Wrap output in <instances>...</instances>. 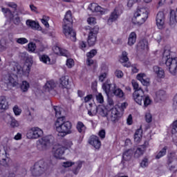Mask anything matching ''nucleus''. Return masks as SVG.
I'll return each mask as SVG.
<instances>
[{
	"mask_svg": "<svg viewBox=\"0 0 177 177\" xmlns=\"http://www.w3.org/2000/svg\"><path fill=\"white\" fill-rule=\"evenodd\" d=\"M168 149L167 147H163L156 156L157 160H160L162 157H164L167 154V150Z\"/></svg>",
	"mask_w": 177,
	"mask_h": 177,
	"instance_id": "37",
	"label": "nucleus"
},
{
	"mask_svg": "<svg viewBox=\"0 0 177 177\" xmlns=\"http://www.w3.org/2000/svg\"><path fill=\"white\" fill-rule=\"evenodd\" d=\"M41 22L44 26L46 27V28H49V20H50V18L48 16L43 15L42 19H40Z\"/></svg>",
	"mask_w": 177,
	"mask_h": 177,
	"instance_id": "40",
	"label": "nucleus"
},
{
	"mask_svg": "<svg viewBox=\"0 0 177 177\" xmlns=\"http://www.w3.org/2000/svg\"><path fill=\"white\" fill-rule=\"evenodd\" d=\"M145 153V149L142 148H138L135 152V157H140Z\"/></svg>",
	"mask_w": 177,
	"mask_h": 177,
	"instance_id": "51",
	"label": "nucleus"
},
{
	"mask_svg": "<svg viewBox=\"0 0 177 177\" xmlns=\"http://www.w3.org/2000/svg\"><path fill=\"white\" fill-rule=\"evenodd\" d=\"M10 162V159L8 157L1 159L0 160V165H2L3 167H9V164Z\"/></svg>",
	"mask_w": 177,
	"mask_h": 177,
	"instance_id": "45",
	"label": "nucleus"
},
{
	"mask_svg": "<svg viewBox=\"0 0 177 177\" xmlns=\"http://www.w3.org/2000/svg\"><path fill=\"white\" fill-rule=\"evenodd\" d=\"M53 137L48 136L41 138L37 142V147L40 151L46 150L48 146H50V142L52 141Z\"/></svg>",
	"mask_w": 177,
	"mask_h": 177,
	"instance_id": "8",
	"label": "nucleus"
},
{
	"mask_svg": "<svg viewBox=\"0 0 177 177\" xmlns=\"http://www.w3.org/2000/svg\"><path fill=\"white\" fill-rule=\"evenodd\" d=\"M35 49H37V45L35 43L30 42L28 44V52H31L33 53V52H35Z\"/></svg>",
	"mask_w": 177,
	"mask_h": 177,
	"instance_id": "46",
	"label": "nucleus"
},
{
	"mask_svg": "<svg viewBox=\"0 0 177 177\" xmlns=\"http://www.w3.org/2000/svg\"><path fill=\"white\" fill-rule=\"evenodd\" d=\"M88 9L93 12V13H99V15H105L106 9L102 8L99 4L96 3H92L89 5Z\"/></svg>",
	"mask_w": 177,
	"mask_h": 177,
	"instance_id": "15",
	"label": "nucleus"
},
{
	"mask_svg": "<svg viewBox=\"0 0 177 177\" xmlns=\"http://www.w3.org/2000/svg\"><path fill=\"white\" fill-rule=\"evenodd\" d=\"M40 62H42V63H44V64H51L52 61H50V58L49 56L46 55H42L39 57Z\"/></svg>",
	"mask_w": 177,
	"mask_h": 177,
	"instance_id": "35",
	"label": "nucleus"
},
{
	"mask_svg": "<svg viewBox=\"0 0 177 177\" xmlns=\"http://www.w3.org/2000/svg\"><path fill=\"white\" fill-rule=\"evenodd\" d=\"M77 129L80 133H85L86 131V127L82 122H78L77 124Z\"/></svg>",
	"mask_w": 177,
	"mask_h": 177,
	"instance_id": "34",
	"label": "nucleus"
},
{
	"mask_svg": "<svg viewBox=\"0 0 177 177\" xmlns=\"http://www.w3.org/2000/svg\"><path fill=\"white\" fill-rule=\"evenodd\" d=\"M142 95V104H144V107H148V106H150V104H151L152 101L149 95Z\"/></svg>",
	"mask_w": 177,
	"mask_h": 177,
	"instance_id": "29",
	"label": "nucleus"
},
{
	"mask_svg": "<svg viewBox=\"0 0 177 177\" xmlns=\"http://www.w3.org/2000/svg\"><path fill=\"white\" fill-rule=\"evenodd\" d=\"M74 164H75L74 162L66 161V162H62V167L63 168H70V167H73Z\"/></svg>",
	"mask_w": 177,
	"mask_h": 177,
	"instance_id": "49",
	"label": "nucleus"
},
{
	"mask_svg": "<svg viewBox=\"0 0 177 177\" xmlns=\"http://www.w3.org/2000/svg\"><path fill=\"white\" fill-rule=\"evenodd\" d=\"M162 60L165 62V65L169 73L175 75L177 71V57H171V50L169 49H165L162 54Z\"/></svg>",
	"mask_w": 177,
	"mask_h": 177,
	"instance_id": "5",
	"label": "nucleus"
},
{
	"mask_svg": "<svg viewBox=\"0 0 177 177\" xmlns=\"http://www.w3.org/2000/svg\"><path fill=\"white\" fill-rule=\"evenodd\" d=\"M82 167V162L81 161L77 162L76 169L73 170V174H75V175H77V174H78V171L81 169Z\"/></svg>",
	"mask_w": 177,
	"mask_h": 177,
	"instance_id": "54",
	"label": "nucleus"
},
{
	"mask_svg": "<svg viewBox=\"0 0 177 177\" xmlns=\"http://www.w3.org/2000/svg\"><path fill=\"white\" fill-rule=\"evenodd\" d=\"M133 153V151H132V149H129L127 151H125L122 155L123 160L128 161L129 160H131V157H132Z\"/></svg>",
	"mask_w": 177,
	"mask_h": 177,
	"instance_id": "32",
	"label": "nucleus"
},
{
	"mask_svg": "<svg viewBox=\"0 0 177 177\" xmlns=\"http://www.w3.org/2000/svg\"><path fill=\"white\" fill-rule=\"evenodd\" d=\"M56 86V84H55V82L53 80L48 81L45 84V88L47 89V91H50V89H53Z\"/></svg>",
	"mask_w": 177,
	"mask_h": 177,
	"instance_id": "41",
	"label": "nucleus"
},
{
	"mask_svg": "<svg viewBox=\"0 0 177 177\" xmlns=\"http://www.w3.org/2000/svg\"><path fill=\"white\" fill-rule=\"evenodd\" d=\"M84 103H91L93 100V95L92 94L87 95L83 98Z\"/></svg>",
	"mask_w": 177,
	"mask_h": 177,
	"instance_id": "48",
	"label": "nucleus"
},
{
	"mask_svg": "<svg viewBox=\"0 0 177 177\" xmlns=\"http://www.w3.org/2000/svg\"><path fill=\"white\" fill-rule=\"evenodd\" d=\"M53 51L58 56H65V57H70L71 56L67 50L57 46H54L53 47Z\"/></svg>",
	"mask_w": 177,
	"mask_h": 177,
	"instance_id": "17",
	"label": "nucleus"
},
{
	"mask_svg": "<svg viewBox=\"0 0 177 177\" xmlns=\"http://www.w3.org/2000/svg\"><path fill=\"white\" fill-rule=\"evenodd\" d=\"M89 107L88 109V114L90 117H94L97 114V106L96 105H93L91 103L88 104Z\"/></svg>",
	"mask_w": 177,
	"mask_h": 177,
	"instance_id": "24",
	"label": "nucleus"
},
{
	"mask_svg": "<svg viewBox=\"0 0 177 177\" xmlns=\"http://www.w3.org/2000/svg\"><path fill=\"white\" fill-rule=\"evenodd\" d=\"M74 59L69 58L66 60V66L68 68H72V67H74Z\"/></svg>",
	"mask_w": 177,
	"mask_h": 177,
	"instance_id": "50",
	"label": "nucleus"
},
{
	"mask_svg": "<svg viewBox=\"0 0 177 177\" xmlns=\"http://www.w3.org/2000/svg\"><path fill=\"white\" fill-rule=\"evenodd\" d=\"M131 84L133 89L135 90L133 94V100L138 104L142 106V99L143 98V95H145V91H143L142 88H139V84H138L136 80H133L131 81Z\"/></svg>",
	"mask_w": 177,
	"mask_h": 177,
	"instance_id": "7",
	"label": "nucleus"
},
{
	"mask_svg": "<svg viewBox=\"0 0 177 177\" xmlns=\"http://www.w3.org/2000/svg\"><path fill=\"white\" fill-rule=\"evenodd\" d=\"M26 26L30 27L32 30H37L38 31H41V30H42V28L39 26L38 22L31 19H28L26 21Z\"/></svg>",
	"mask_w": 177,
	"mask_h": 177,
	"instance_id": "21",
	"label": "nucleus"
},
{
	"mask_svg": "<svg viewBox=\"0 0 177 177\" xmlns=\"http://www.w3.org/2000/svg\"><path fill=\"white\" fill-rule=\"evenodd\" d=\"M13 111L15 115H20L21 114V109L17 105L14 106Z\"/></svg>",
	"mask_w": 177,
	"mask_h": 177,
	"instance_id": "58",
	"label": "nucleus"
},
{
	"mask_svg": "<svg viewBox=\"0 0 177 177\" xmlns=\"http://www.w3.org/2000/svg\"><path fill=\"white\" fill-rule=\"evenodd\" d=\"M97 113L100 115H102V117H107V115L109 114L107 113V109L102 105L97 106Z\"/></svg>",
	"mask_w": 177,
	"mask_h": 177,
	"instance_id": "31",
	"label": "nucleus"
},
{
	"mask_svg": "<svg viewBox=\"0 0 177 177\" xmlns=\"http://www.w3.org/2000/svg\"><path fill=\"white\" fill-rule=\"evenodd\" d=\"M136 43V33L135 32H132L130 33L129 36L127 44L129 45V46H132L135 45Z\"/></svg>",
	"mask_w": 177,
	"mask_h": 177,
	"instance_id": "26",
	"label": "nucleus"
},
{
	"mask_svg": "<svg viewBox=\"0 0 177 177\" xmlns=\"http://www.w3.org/2000/svg\"><path fill=\"white\" fill-rule=\"evenodd\" d=\"M107 72L102 73L99 76V81H100V82H103V81H104V80L107 78Z\"/></svg>",
	"mask_w": 177,
	"mask_h": 177,
	"instance_id": "56",
	"label": "nucleus"
},
{
	"mask_svg": "<svg viewBox=\"0 0 177 177\" xmlns=\"http://www.w3.org/2000/svg\"><path fill=\"white\" fill-rule=\"evenodd\" d=\"M129 59L128 58V53L123 51L122 53V56L120 57V63H127Z\"/></svg>",
	"mask_w": 177,
	"mask_h": 177,
	"instance_id": "42",
	"label": "nucleus"
},
{
	"mask_svg": "<svg viewBox=\"0 0 177 177\" xmlns=\"http://www.w3.org/2000/svg\"><path fill=\"white\" fill-rule=\"evenodd\" d=\"M145 120L146 122L148 123H150L153 121V116L151 115V113L149 112L145 113Z\"/></svg>",
	"mask_w": 177,
	"mask_h": 177,
	"instance_id": "52",
	"label": "nucleus"
},
{
	"mask_svg": "<svg viewBox=\"0 0 177 177\" xmlns=\"http://www.w3.org/2000/svg\"><path fill=\"white\" fill-rule=\"evenodd\" d=\"M49 167H50V165H48L47 162L40 160L30 168L31 174L32 176H41Z\"/></svg>",
	"mask_w": 177,
	"mask_h": 177,
	"instance_id": "6",
	"label": "nucleus"
},
{
	"mask_svg": "<svg viewBox=\"0 0 177 177\" xmlns=\"http://www.w3.org/2000/svg\"><path fill=\"white\" fill-rule=\"evenodd\" d=\"M19 125L20 124L17 120H16L15 119H12L10 122V127H12V128H17V127H19Z\"/></svg>",
	"mask_w": 177,
	"mask_h": 177,
	"instance_id": "59",
	"label": "nucleus"
},
{
	"mask_svg": "<svg viewBox=\"0 0 177 177\" xmlns=\"http://www.w3.org/2000/svg\"><path fill=\"white\" fill-rule=\"evenodd\" d=\"M20 88L22 92H27V91H28L30 88V83H28L27 81H23Z\"/></svg>",
	"mask_w": 177,
	"mask_h": 177,
	"instance_id": "39",
	"label": "nucleus"
},
{
	"mask_svg": "<svg viewBox=\"0 0 177 177\" xmlns=\"http://www.w3.org/2000/svg\"><path fill=\"white\" fill-rule=\"evenodd\" d=\"M6 6H8V8H12V9H15V10H16V9H17V4H16V3L15 2H8L6 3Z\"/></svg>",
	"mask_w": 177,
	"mask_h": 177,
	"instance_id": "61",
	"label": "nucleus"
},
{
	"mask_svg": "<svg viewBox=\"0 0 177 177\" xmlns=\"http://www.w3.org/2000/svg\"><path fill=\"white\" fill-rule=\"evenodd\" d=\"M97 53V51L95 49L91 50L90 52L86 53V57L87 59H92L96 56Z\"/></svg>",
	"mask_w": 177,
	"mask_h": 177,
	"instance_id": "47",
	"label": "nucleus"
},
{
	"mask_svg": "<svg viewBox=\"0 0 177 177\" xmlns=\"http://www.w3.org/2000/svg\"><path fill=\"white\" fill-rule=\"evenodd\" d=\"M142 133L143 130H142L141 127L136 131L134 133V142H136V143L140 142V140H142Z\"/></svg>",
	"mask_w": 177,
	"mask_h": 177,
	"instance_id": "25",
	"label": "nucleus"
},
{
	"mask_svg": "<svg viewBox=\"0 0 177 177\" xmlns=\"http://www.w3.org/2000/svg\"><path fill=\"white\" fill-rule=\"evenodd\" d=\"M98 32L99 28L97 27H95L90 30L87 39L88 46H94L95 45Z\"/></svg>",
	"mask_w": 177,
	"mask_h": 177,
	"instance_id": "10",
	"label": "nucleus"
},
{
	"mask_svg": "<svg viewBox=\"0 0 177 177\" xmlns=\"http://www.w3.org/2000/svg\"><path fill=\"white\" fill-rule=\"evenodd\" d=\"M136 78L142 85H144V86H150V78H149L145 73H138Z\"/></svg>",
	"mask_w": 177,
	"mask_h": 177,
	"instance_id": "19",
	"label": "nucleus"
},
{
	"mask_svg": "<svg viewBox=\"0 0 177 177\" xmlns=\"http://www.w3.org/2000/svg\"><path fill=\"white\" fill-rule=\"evenodd\" d=\"M127 122L128 125H132L133 120L132 119V115H129L127 118Z\"/></svg>",
	"mask_w": 177,
	"mask_h": 177,
	"instance_id": "64",
	"label": "nucleus"
},
{
	"mask_svg": "<svg viewBox=\"0 0 177 177\" xmlns=\"http://www.w3.org/2000/svg\"><path fill=\"white\" fill-rule=\"evenodd\" d=\"M70 77L68 76H62L60 78V85H62V88H68V81Z\"/></svg>",
	"mask_w": 177,
	"mask_h": 177,
	"instance_id": "27",
	"label": "nucleus"
},
{
	"mask_svg": "<svg viewBox=\"0 0 177 177\" xmlns=\"http://www.w3.org/2000/svg\"><path fill=\"white\" fill-rule=\"evenodd\" d=\"M120 111L117 109V108H112L109 111V114L106 116L108 121H111V122H115L118 121V118H120Z\"/></svg>",
	"mask_w": 177,
	"mask_h": 177,
	"instance_id": "14",
	"label": "nucleus"
},
{
	"mask_svg": "<svg viewBox=\"0 0 177 177\" xmlns=\"http://www.w3.org/2000/svg\"><path fill=\"white\" fill-rule=\"evenodd\" d=\"M87 23L88 24H90V26H95V24H96V18L88 17L87 19Z\"/></svg>",
	"mask_w": 177,
	"mask_h": 177,
	"instance_id": "55",
	"label": "nucleus"
},
{
	"mask_svg": "<svg viewBox=\"0 0 177 177\" xmlns=\"http://www.w3.org/2000/svg\"><path fill=\"white\" fill-rule=\"evenodd\" d=\"M168 164L169 165H170V164H173L174 166H171L169 169L170 171H174V169H175V168L177 167L176 156L171 155V156H169Z\"/></svg>",
	"mask_w": 177,
	"mask_h": 177,
	"instance_id": "23",
	"label": "nucleus"
},
{
	"mask_svg": "<svg viewBox=\"0 0 177 177\" xmlns=\"http://www.w3.org/2000/svg\"><path fill=\"white\" fill-rule=\"evenodd\" d=\"M153 71L157 78H159L160 80L165 78V71H164V69H162V68H160L158 66H153Z\"/></svg>",
	"mask_w": 177,
	"mask_h": 177,
	"instance_id": "22",
	"label": "nucleus"
},
{
	"mask_svg": "<svg viewBox=\"0 0 177 177\" xmlns=\"http://www.w3.org/2000/svg\"><path fill=\"white\" fill-rule=\"evenodd\" d=\"M16 42L19 45H26V44H28V39L26 37H19L16 39Z\"/></svg>",
	"mask_w": 177,
	"mask_h": 177,
	"instance_id": "44",
	"label": "nucleus"
},
{
	"mask_svg": "<svg viewBox=\"0 0 177 177\" xmlns=\"http://www.w3.org/2000/svg\"><path fill=\"white\" fill-rule=\"evenodd\" d=\"M32 63V56L27 57L26 62L22 67L15 62H6V69L8 73L1 77L0 81L1 88L4 91H8V89L15 88V86H19L17 77H28Z\"/></svg>",
	"mask_w": 177,
	"mask_h": 177,
	"instance_id": "1",
	"label": "nucleus"
},
{
	"mask_svg": "<svg viewBox=\"0 0 177 177\" xmlns=\"http://www.w3.org/2000/svg\"><path fill=\"white\" fill-rule=\"evenodd\" d=\"M149 19V11L145 7L138 6L133 13L131 22L135 26H142L145 24Z\"/></svg>",
	"mask_w": 177,
	"mask_h": 177,
	"instance_id": "4",
	"label": "nucleus"
},
{
	"mask_svg": "<svg viewBox=\"0 0 177 177\" xmlns=\"http://www.w3.org/2000/svg\"><path fill=\"white\" fill-rule=\"evenodd\" d=\"M64 22L63 33L67 38L71 39V41H75L77 34L73 30V15L71 14V11L68 10L66 12Z\"/></svg>",
	"mask_w": 177,
	"mask_h": 177,
	"instance_id": "3",
	"label": "nucleus"
},
{
	"mask_svg": "<svg viewBox=\"0 0 177 177\" xmlns=\"http://www.w3.org/2000/svg\"><path fill=\"white\" fill-rule=\"evenodd\" d=\"M101 71H105V73H109V66L106 64H102L101 65Z\"/></svg>",
	"mask_w": 177,
	"mask_h": 177,
	"instance_id": "63",
	"label": "nucleus"
},
{
	"mask_svg": "<svg viewBox=\"0 0 177 177\" xmlns=\"http://www.w3.org/2000/svg\"><path fill=\"white\" fill-rule=\"evenodd\" d=\"M113 95H115V96L119 97L120 99H124V97H125V94L124 93V91L121 90V88L115 89L113 91Z\"/></svg>",
	"mask_w": 177,
	"mask_h": 177,
	"instance_id": "36",
	"label": "nucleus"
},
{
	"mask_svg": "<svg viewBox=\"0 0 177 177\" xmlns=\"http://www.w3.org/2000/svg\"><path fill=\"white\" fill-rule=\"evenodd\" d=\"M44 135V131L39 127H32L27 131L26 137L28 139H38Z\"/></svg>",
	"mask_w": 177,
	"mask_h": 177,
	"instance_id": "9",
	"label": "nucleus"
},
{
	"mask_svg": "<svg viewBox=\"0 0 177 177\" xmlns=\"http://www.w3.org/2000/svg\"><path fill=\"white\" fill-rule=\"evenodd\" d=\"M6 46H5V40H0V52H5Z\"/></svg>",
	"mask_w": 177,
	"mask_h": 177,
	"instance_id": "62",
	"label": "nucleus"
},
{
	"mask_svg": "<svg viewBox=\"0 0 177 177\" xmlns=\"http://www.w3.org/2000/svg\"><path fill=\"white\" fill-rule=\"evenodd\" d=\"M149 166V159L145 158L142 162H140V167L142 168H146V167Z\"/></svg>",
	"mask_w": 177,
	"mask_h": 177,
	"instance_id": "53",
	"label": "nucleus"
},
{
	"mask_svg": "<svg viewBox=\"0 0 177 177\" xmlns=\"http://www.w3.org/2000/svg\"><path fill=\"white\" fill-rule=\"evenodd\" d=\"M86 64L88 67H92L93 70H96V68H97V62L92 59L87 58Z\"/></svg>",
	"mask_w": 177,
	"mask_h": 177,
	"instance_id": "30",
	"label": "nucleus"
},
{
	"mask_svg": "<svg viewBox=\"0 0 177 177\" xmlns=\"http://www.w3.org/2000/svg\"><path fill=\"white\" fill-rule=\"evenodd\" d=\"M64 151H65L64 148H63V145L57 144L53 147L52 154L55 158H58V160H62L63 158V156L64 155Z\"/></svg>",
	"mask_w": 177,
	"mask_h": 177,
	"instance_id": "12",
	"label": "nucleus"
},
{
	"mask_svg": "<svg viewBox=\"0 0 177 177\" xmlns=\"http://www.w3.org/2000/svg\"><path fill=\"white\" fill-rule=\"evenodd\" d=\"M1 12L5 17L9 19V20H14L15 24H20V17L18 15L15 16V14L9 8L1 7Z\"/></svg>",
	"mask_w": 177,
	"mask_h": 177,
	"instance_id": "11",
	"label": "nucleus"
},
{
	"mask_svg": "<svg viewBox=\"0 0 177 177\" xmlns=\"http://www.w3.org/2000/svg\"><path fill=\"white\" fill-rule=\"evenodd\" d=\"M59 145L62 146L64 150L66 151V150L71 149V146H73V142L71 140H64L59 143Z\"/></svg>",
	"mask_w": 177,
	"mask_h": 177,
	"instance_id": "33",
	"label": "nucleus"
},
{
	"mask_svg": "<svg viewBox=\"0 0 177 177\" xmlns=\"http://www.w3.org/2000/svg\"><path fill=\"white\" fill-rule=\"evenodd\" d=\"M88 142L89 145L96 149H100V147L102 146V142H100V140H99V137L96 136H91Z\"/></svg>",
	"mask_w": 177,
	"mask_h": 177,
	"instance_id": "18",
	"label": "nucleus"
},
{
	"mask_svg": "<svg viewBox=\"0 0 177 177\" xmlns=\"http://www.w3.org/2000/svg\"><path fill=\"white\" fill-rule=\"evenodd\" d=\"M156 97L160 100H164L167 97V93L165 91L160 90L156 92Z\"/></svg>",
	"mask_w": 177,
	"mask_h": 177,
	"instance_id": "38",
	"label": "nucleus"
},
{
	"mask_svg": "<svg viewBox=\"0 0 177 177\" xmlns=\"http://www.w3.org/2000/svg\"><path fill=\"white\" fill-rule=\"evenodd\" d=\"M138 46L139 48H140V49H147L148 50L149 49V46H148V44H147V41L146 40H142L140 41L139 43H138Z\"/></svg>",
	"mask_w": 177,
	"mask_h": 177,
	"instance_id": "43",
	"label": "nucleus"
},
{
	"mask_svg": "<svg viewBox=\"0 0 177 177\" xmlns=\"http://www.w3.org/2000/svg\"><path fill=\"white\" fill-rule=\"evenodd\" d=\"M54 110L55 111V116L58 118L55 122V131L58 133V136H67L73 133V123L70 121H66L64 117H60L62 115V111H60V107L54 106Z\"/></svg>",
	"mask_w": 177,
	"mask_h": 177,
	"instance_id": "2",
	"label": "nucleus"
},
{
	"mask_svg": "<svg viewBox=\"0 0 177 177\" xmlns=\"http://www.w3.org/2000/svg\"><path fill=\"white\" fill-rule=\"evenodd\" d=\"M9 109V102L6 96L1 95L0 96V110H8Z\"/></svg>",
	"mask_w": 177,
	"mask_h": 177,
	"instance_id": "20",
	"label": "nucleus"
},
{
	"mask_svg": "<svg viewBox=\"0 0 177 177\" xmlns=\"http://www.w3.org/2000/svg\"><path fill=\"white\" fill-rule=\"evenodd\" d=\"M115 75L117 78H122L124 77V73L121 70L117 69L115 71Z\"/></svg>",
	"mask_w": 177,
	"mask_h": 177,
	"instance_id": "57",
	"label": "nucleus"
},
{
	"mask_svg": "<svg viewBox=\"0 0 177 177\" xmlns=\"http://www.w3.org/2000/svg\"><path fill=\"white\" fill-rule=\"evenodd\" d=\"M156 26L159 30H162L165 24V15L163 12H159L156 15Z\"/></svg>",
	"mask_w": 177,
	"mask_h": 177,
	"instance_id": "16",
	"label": "nucleus"
},
{
	"mask_svg": "<svg viewBox=\"0 0 177 177\" xmlns=\"http://www.w3.org/2000/svg\"><path fill=\"white\" fill-rule=\"evenodd\" d=\"M122 11L119 7H116L114 10L111 13L109 18L108 19V24H111V23L116 21L118 17L121 16Z\"/></svg>",
	"mask_w": 177,
	"mask_h": 177,
	"instance_id": "13",
	"label": "nucleus"
},
{
	"mask_svg": "<svg viewBox=\"0 0 177 177\" xmlns=\"http://www.w3.org/2000/svg\"><path fill=\"white\" fill-rule=\"evenodd\" d=\"M96 100L98 103H103L104 102V98L103 97V95H102V93H98L96 95Z\"/></svg>",
	"mask_w": 177,
	"mask_h": 177,
	"instance_id": "60",
	"label": "nucleus"
},
{
	"mask_svg": "<svg viewBox=\"0 0 177 177\" xmlns=\"http://www.w3.org/2000/svg\"><path fill=\"white\" fill-rule=\"evenodd\" d=\"M111 83L110 82V80H106V82L102 84V89L103 91H104L106 95H109L111 92Z\"/></svg>",
	"mask_w": 177,
	"mask_h": 177,
	"instance_id": "28",
	"label": "nucleus"
}]
</instances>
